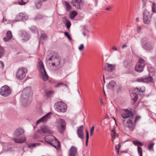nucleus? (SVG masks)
<instances>
[{"instance_id": "46", "label": "nucleus", "mask_w": 156, "mask_h": 156, "mask_svg": "<svg viewBox=\"0 0 156 156\" xmlns=\"http://www.w3.org/2000/svg\"><path fill=\"white\" fill-rule=\"evenodd\" d=\"M43 17V16L42 15L40 14H38L37 16L34 18V20H36L38 19H42Z\"/></svg>"}, {"instance_id": "27", "label": "nucleus", "mask_w": 156, "mask_h": 156, "mask_svg": "<svg viewBox=\"0 0 156 156\" xmlns=\"http://www.w3.org/2000/svg\"><path fill=\"white\" fill-rule=\"evenodd\" d=\"M115 85V82L113 81H112L108 83V87L110 89H112Z\"/></svg>"}, {"instance_id": "52", "label": "nucleus", "mask_w": 156, "mask_h": 156, "mask_svg": "<svg viewBox=\"0 0 156 156\" xmlns=\"http://www.w3.org/2000/svg\"><path fill=\"white\" fill-rule=\"evenodd\" d=\"M94 126L91 127L90 130V136H92L93 134L94 130Z\"/></svg>"}, {"instance_id": "29", "label": "nucleus", "mask_w": 156, "mask_h": 156, "mask_svg": "<svg viewBox=\"0 0 156 156\" xmlns=\"http://www.w3.org/2000/svg\"><path fill=\"white\" fill-rule=\"evenodd\" d=\"M131 96L132 99L133 100L134 102H135L138 98L137 94L135 93H133L131 94Z\"/></svg>"}, {"instance_id": "16", "label": "nucleus", "mask_w": 156, "mask_h": 156, "mask_svg": "<svg viewBox=\"0 0 156 156\" xmlns=\"http://www.w3.org/2000/svg\"><path fill=\"white\" fill-rule=\"evenodd\" d=\"M121 116L123 119H126L133 116L132 113L128 110L125 109L123 114H121Z\"/></svg>"}, {"instance_id": "10", "label": "nucleus", "mask_w": 156, "mask_h": 156, "mask_svg": "<svg viewBox=\"0 0 156 156\" xmlns=\"http://www.w3.org/2000/svg\"><path fill=\"white\" fill-rule=\"evenodd\" d=\"M51 112H49L46 115L42 117L41 118L39 119L37 121L36 124L37 125L41 122L43 123L46 122L50 118V115L51 114Z\"/></svg>"}, {"instance_id": "36", "label": "nucleus", "mask_w": 156, "mask_h": 156, "mask_svg": "<svg viewBox=\"0 0 156 156\" xmlns=\"http://www.w3.org/2000/svg\"><path fill=\"white\" fill-rule=\"evenodd\" d=\"M61 86H65L67 88H68V86L66 84H65L62 82L58 83L55 86V87H58Z\"/></svg>"}, {"instance_id": "30", "label": "nucleus", "mask_w": 156, "mask_h": 156, "mask_svg": "<svg viewBox=\"0 0 156 156\" xmlns=\"http://www.w3.org/2000/svg\"><path fill=\"white\" fill-rule=\"evenodd\" d=\"M77 13L75 11H73L69 14V17L71 19H73L77 15Z\"/></svg>"}, {"instance_id": "12", "label": "nucleus", "mask_w": 156, "mask_h": 156, "mask_svg": "<svg viewBox=\"0 0 156 156\" xmlns=\"http://www.w3.org/2000/svg\"><path fill=\"white\" fill-rule=\"evenodd\" d=\"M77 133L79 138L82 139H83L84 138L83 126H81L77 128Z\"/></svg>"}, {"instance_id": "51", "label": "nucleus", "mask_w": 156, "mask_h": 156, "mask_svg": "<svg viewBox=\"0 0 156 156\" xmlns=\"http://www.w3.org/2000/svg\"><path fill=\"white\" fill-rule=\"evenodd\" d=\"M84 48V45L83 44H80L79 47H78V49L80 51H83Z\"/></svg>"}, {"instance_id": "60", "label": "nucleus", "mask_w": 156, "mask_h": 156, "mask_svg": "<svg viewBox=\"0 0 156 156\" xmlns=\"http://www.w3.org/2000/svg\"><path fill=\"white\" fill-rule=\"evenodd\" d=\"M142 1L144 4V6H145L146 4V0H142Z\"/></svg>"}, {"instance_id": "7", "label": "nucleus", "mask_w": 156, "mask_h": 156, "mask_svg": "<svg viewBox=\"0 0 156 156\" xmlns=\"http://www.w3.org/2000/svg\"><path fill=\"white\" fill-rule=\"evenodd\" d=\"M11 93V90L10 88L7 85H4L0 89V94L4 97L8 96Z\"/></svg>"}, {"instance_id": "24", "label": "nucleus", "mask_w": 156, "mask_h": 156, "mask_svg": "<svg viewBox=\"0 0 156 156\" xmlns=\"http://www.w3.org/2000/svg\"><path fill=\"white\" fill-rule=\"evenodd\" d=\"M148 71L149 75H151L152 76H154L155 73L154 69L152 67H148Z\"/></svg>"}, {"instance_id": "5", "label": "nucleus", "mask_w": 156, "mask_h": 156, "mask_svg": "<svg viewBox=\"0 0 156 156\" xmlns=\"http://www.w3.org/2000/svg\"><path fill=\"white\" fill-rule=\"evenodd\" d=\"M56 110L58 112H65L67 109L66 105L62 101L56 102L55 105Z\"/></svg>"}, {"instance_id": "35", "label": "nucleus", "mask_w": 156, "mask_h": 156, "mask_svg": "<svg viewBox=\"0 0 156 156\" xmlns=\"http://www.w3.org/2000/svg\"><path fill=\"white\" fill-rule=\"evenodd\" d=\"M148 77H147V83H153L154 82L153 76L151 75H149Z\"/></svg>"}, {"instance_id": "19", "label": "nucleus", "mask_w": 156, "mask_h": 156, "mask_svg": "<svg viewBox=\"0 0 156 156\" xmlns=\"http://www.w3.org/2000/svg\"><path fill=\"white\" fill-rule=\"evenodd\" d=\"M12 37V35L10 31H8L6 33V37L3 38V40L5 41H8L10 40Z\"/></svg>"}, {"instance_id": "2", "label": "nucleus", "mask_w": 156, "mask_h": 156, "mask_svg": "<svg viewBox=\"0 0 156 156\" xmlns=\"http://www.w3.org/2000/svg\"><path fill=\"white\" fill-rule=\"evenodd\" d=\"M33 92L30 87H27L24 88L22 91L21 96V100L24 103L30 102L31 99Z\"/></svg>"}, {"instance_id": "62", "label": "nucleus", "mask_w": 156, "mask_h": 156, "mask_svg": "<svg viewBox=\"0 0 156 156\" xmlns=\"http://www.w3.org/2000/svg\"><path fill=\"white\" fill-rule=\"evenodd\" d=\"M127 45H126V44H124V45H123L122 47V49H123L124 48H126V47H127Z\"/></svg>"}, {"instance_id": "3", "label": "nucleus", "mask_w": 156, "mask_h": 156, "mask_svg": "<svg viewBox=\"0 0 156 156\" xmlns=\"http://www.w3.org/2000/svg\"><path fill=\"white\" fill-rule=\"evenodd\" d=\"M56 126L60 133H63L66 129V123L65 120L62 119H57Z\"/></svg>"}, {"instance_id": "6", "label": "nucleus", "mask_w": 156, "mask_h": 156, "mask_svg": "<svg viewBox=\"0 0 156 156\" xmlns=\"http://www.w3.org/2000/svg\"><path fill=\"white\" fill-rule=\"evenodd\" d=\"M27 72V70L26 68H20L16 72V77L19 79L22 80L25 77Z\"/></svg>"}, {"instance_id": "34", "label": "nucleus", "mask_w": 156, "mask_h": 156, "mask_svg": "<svg viewBox=\"0 0 156 156\" xmlns=\"http://www.w3.org/2000/svg\"><path fill=\"white\" fill-rule=\"evenodd\" d=\"M154 144L152 142H151L150 143L148 144V149L149 151H153V146L154 145Z\"/></svg>"}, {"instance_id": "33", "label": "nucleus", "mask_w": 156, "mask_h": 156, "mask_svg": "<svg viewBox=\"0 0 156 156\" xmlns=\"http://www.w3.org/2000/svg\"><path fill=\"white\" fill-rule=\"evenodd\" d=\"M29 0H18V4L20 5H24Z\"/></svg>"}, {"instance_id": "48", "label": "nucleus", "mask_w": 156, "mask_h": 156, "mask_svg": "<svg viewBox=\"0 0 156 156\" xmlns=\"http://www.w3.org/2000/svg\"><path fill=\"white\" fill-rule=\"evenodd\" d=\"M46 137L48 138L49 140H51V142L54 140H55V139H56L54 136L51 135Z\"/></svg>"}, {"instance_id": "20", "label": "nucleus", "mask_w": 156, "mask_h": 156, "mask_svg": "<svg viewBox=\"0 0 156 156\" xmlns=\"http://www.w3.org/2000/svg\"><path fill=\"white\" fill-rule=\"evenodd\" d=\"M132 61L130 60H125L123 61L124 66L126 68H129L132 65Z\"/></svg>"}, {"instance_id": "64", "label": "nucleus", "mask_w": 156, "mask_h": 156, "mask_svg": "<svg viewBox=\"0 0 156 156\" xmlns=\"http://www.w3.org/2000/svg\"><path fill=\"white\" fill-rule=\"evenodd\" d=\"M115 148L116 150H117V151L118 153H119V148H118L117 146H115Z\"/></svg>"}, {"instance_id": "40", "label": "nucleus", "mask_w": 156, "mask_h": 156, "mask_svg": "<svg viewBox=\"0 0 156 156\" xmlns=\"http://www.w3.org/2000/svg\"><path fill=\"white\" fill-rule=\"evenodd\" d=\"M55 141L57 143V146L54 145H53L52 144V145H51L57 149H58L59 148L60 146V142L56 139H55Z\"/></svg>"}, {"instance_id": "28", "label": "nucleus", "mask_w": 156, "mask_h": 156, "mask_svg": "<svg viewBox=\"0 0 156 156\" xmlns=\"http://www.w3.org/2000/svg\"><path fill=\"white\" fill-rule=\"evenodd\" d=\"M135 91L138 92L143 93L145 91V87H140V88L137 87L135 88L134 89Z\"/></svg>"}, {"instance_id": "43", "label": "nucleus", "mask_w": 156, "mask_h": 156, "mask_svg": "<svg viewBox=\"0 0 156 156\" xmlns=\"http://www.w3.org/2000/svg\"><path fill=\"white\" fill-rule=\"evenodd\" d=\"M5 53L3 48L0 47V58L2 57Z\"/></svg>"}, {"instance_id": "47", "label": "nucleus", "mask_w": 156, "mask_h": 156, "mask_svg": "<svg viewBox=\"0 0 156 156\" xmlns=\"http://www.w3.org/2000/svg\"><path fill=\"white\" fill-rule=\"evenodd\" d=\"M152 10L153 12H156V4L154 2L152 3Z\"/></svg>"}, {"instance_id": "15", "label": "nucleus", "mask_w": 156, "mask_h": 156, "mask_svg": "<svg viewBox=\"0 0 156 156\" xmlns=\"http://www.w3.org/2000/svg\"><path fill=\"white\" fill-rule=\"evenodd\" d=\"M81 0H73L71 2L72 4L75 6L77 9H81L83 8L80 5L81 3Z\"/></svg>"}, {"instance_id": "41", "label": "nucleus", "mask_w": 156, "mask_h": 156, "mask_svg": "<svg viewBox=\"0 0 156 156\" xmlns=\"http://www.w3.org/2000/svg\"><path fill=\"white\" fill-rule=\"evenodd\" d=\"M153 48L152 44L150 43H147V50H150Z\"/></svg>"}, {"instance_id": "38", "label": "nucleus", "mask_w": 156, "mask_h": 156, "mask_svg": "<svg viewBox=\"0 0 156 156\" xmlns=\"http://www.w3.org/2000/svg\"><path fill=\"white\" fill-rule=\"evenodd\" d=\"M22 20H27L29 19V16L27 14L25 13H22Z\"/></svg>"}, {"instance_id": "42", "label": "nucleus", "mask_w": 156, "mask_h": 156, "mask_svg": "<svg viewBox=\"0 0 156 156\" xmlns=\"http://www.w3.org/2000/svg\"><path fill=\"white\" fill-rule=\"evenodd\" d=\"M65 25L66 26V27L68 29H69L71 25V23L70 21L67 20H66V22L65 23Z\"/></svg>"}, {"instance_id": "58", "label": "nucleus", "mask_w": 156, "mask_h": 156, "mask_svg": "<svg viewBox=\"0 0 156 156\" xmlns=\"http://www.w3.org/2000/svg\"><path fill=\"white\" fill-rule=\"evenodd\" d=\"M86 138H89V132L87 130H86Z\"/></svg>"}, {"instance_id": "31", "label": "nucleus", "mask_w": 156, "mask_h": 156, "mask_svg": "<svg viewBox=\"0 0 156 156\" xmlns=\"http://www.w3.org/2000/svg\"><path fill=\"white\" fill-rule=\"evenodd\" d=\"M65 7L66 11H68L71 8V6L69 3L67 1L65 2Z\"/></svg>"}, {"instance_id": "21", "label": "nucleus", "mask_w": 156, "mask_h": 156, "mask_svg": "<svg viewBox=\"0 0 156 156\" xmlns=\"http://www.w3.org/2000/svg\"><path fill=\"white\" fill-rule=\"evenodd\" d=\"M42 75V77L43 80L44 81H47L48 78V76L45 71L40 72Z\"/></svg>"}, {"instance_id": "26", "label": "nucleus", "mask_w": 156, "mask_h": 156, "mask_svg": "<svg viewBox=\"0 0 156 156\" xmlns=\"http://www.w3.org/2000/svg\"><path fill=\"white\" fill-rule=\"evenodd\" d=\"M136 81L138 82L145 83L146 82V77H140L136 79Z\"/></svg>"}, {"instance_id": "44", "label": "nucleus", "mask_w": 156, "mask_h": 156, "mask_svg": "<svg viewBox=\"0 0 156 156\" xmlns=\"http://www.w3.org/2000/svg\"><path fill=\"white\" fill-rule=\"evenodd\" d=\"M112 140H115L116 137V134L115 131L114 129H113L112 130Z\"/></svg>"}, {"instance_id": "8", "label": "nucleus", "mask_w": 156, "mask_h": 156, "mask_svg": "<svg viewBox=\"0 0 156 156\" xmlns=\"http://www.w3.org/2000/svg\"><path fill=\"white\" fill-rule=\"evenodd\" d=\"M56 66L59 68L63 66L65 63V60L63 58H61L59 57H55V59Z\"/></svg>"}, {"instance_id": "39", "label": "nucleus", "mask_w": 156, "mask_h": 156, "mask_svg": "<svg viewBox=\"0 0 156 156\" xmlns=\"http://www.w3.org/2000/svg\"><path fill=\"white\" fill-rule=\"evenodd\" d=\"M40 144H41L39 143L30 144L28 145V147L30 148H32L35 147L36 146H39Z\"/></svg>"}, {"instance_id": "22", "label": "nucleus", "mask_w": 156, "mask_h": 156, "mask_svg": "<svg viewBox=\"0 0 156 156\" xmlns=\"http://www.w3.org/2000/svg\"><path fill=\"white\" fill-rule=\"evenodd\" d=\"M38 62L39 71L40 72V73L43 71H45L42 62L41 61H40Z\"/></svg>"}, {"instance_id": "53", "label": "nucleus", "mask_w": 156, "mask_h": 156, "mask_svg": "<svg viewBox=\"0 0 156 156\" xmlns=\"http://www.w3.org/2000/svg\"><path fill=\"white\" fill-rule=\"evenodd\" d=\"M47 37L46 35L45 34H43L41 35V38L43 40L46 39Z\"/></svg>"}, {"instance_id": "18", "label": "nucleus", "mask_w": 156, "mask_h": 156, "mask_svg": "<svg viewBox=\"0 0 156 156\" xmlns=\"http://www.w3.org/2000/svg\"><path fill=\"white\" fill-rule=\"evenodd\" d=\"M21 36L24 41H27L30 38L29 36L28 35V34L25 31H22L21 34Z\"/></svg>"}, {"instance_id": "25", "label": "nucleus", "mask_w": 156, "mask_h": 156, "mask_svg": "<svg viewBox=\"0 0 156 156\" xmlns=\"http://www.w3.org/2000/svg\"><path fill=\"white\" fill-rule=\"evenodd\" d=\"M141 43L143 48L144 49H146V37H143L141 40Z\"/></svg>"}, {"instance_id": "45", "label": "nucleus", "mask_w": 156, "mask_h": 156, "mask_svg": "<svg viewBox=\"0 0 156 156\" xmlns=\"http://www.w3.org/2000/svg\"><path fill=\"white\" fill-rule=\"evenodd\" d=\"M54 92L53 91H50L46 93V95L47 97H49L54 94Z\"/></svg>"}, {"instance_id": "13", "label": "nucleus", "mask_w": 156, "mask_h": 156, "mask_svg": "<svg viewBox=\"0 0 156 156\" xmlns=\"http://www.w3.org/2000/svg\"><path fill=\"white\" fill-rule=\"evenodd\" d=\"M133 118L128 119L126 121L127 127L128 128L130 131H133L135 128V124L133 122Z\"/></svg>"}, {"instance_id": "63", "label": "nucleus", "mask_w": 156, "mask_h": 156, "mask_svg": "<svg viewBox=\"0 0 156 156\" xmlns=\"http://www.w3.org/2000/svg\"><path fill=\"white\" fill-rule=\"evenodd\" d=\"M88 139H89V138H86V145H87V146L88 145Z\"/></svg>"}, {"instance_id": "37", "label": "nucleus", "mask_w": 156, "mask_h": 156, "mask_svg": "<svg viewBox=\"0 0 156 156\" xmlns=\"http://www.w3.org/2000/svg\"><path fill=\"white\" fill-rule=\"evenodd\" d=\"M143 23H144L146 24V9H145V10L143 11Z\"/></svg>"}, {"instance_id": "57", "label": "nucleus", "mask_w": 156, "mask_h": 156, "mask_svg": "<svg viewBox=\"0 0 156 156\" xmlns=\"http://www.w3.org/2000/svg\"><path fill=\"white\" fill-rule=\"evenodd\" d=\"M151 20V17L150 16V17H148L147 19V24H149L150 23V21Z\"/></svg>"}, {"instance_id": "55", "label": "nucleus", "mask_w": 156, "mask_h": 156, "mask_svg": "<svg viewBox=\"0 0 156 156\" xmlns=\"http://www.w3.org/2000/svg\"><path fill=\"white\" fill-rule=\"evenodd\" d=\"M4 63L2 61H0V69H2L4 68Z\"/></svg>"}, {"instance_id": "50", "label": "nucleus", "mask_w": 156, "mask_h": 156, "mask_svg": "<svg viewBox=\"0 0 156 156\" xmlns=\"http://www.w3.org/2000/svg\"><path fill=\"white\" fill-rule=\"evenodd\" d=\"M140 116L139 115H137L136 117L135 118V120L134 121L135 124H136L140 119Z\"/></svg>"}, {"instance_id": "1", "label": "nucleus", "mask_w": 156, "mask_h": 156, "mask_svg": "<svg viewBox=\"0 0 156 156\" xmlns=\"http://www.w3.org/2000/svg\"><path fill=\"white\" fill-rule=\"evenodd\" d=\"M24 131L22 128H20L16 129L14 132V136L16 137L12 139V140L15 143H22L26 140L24 134Z\"/></svg>"}, {"instance_id": "56", "label": "nucleus", "mask_w": 156, "mask_h": 156, "mask_svg": "<svg viewBox=\"0 0 156 156\" xmlns=\"http://www.w3.org/2000/svg\"><path fill=\"white\" fill-rule=\"evenodd\" d=\"M141 30V27H138L137 29V33H139L140 32V31Z\"/></svg>"}, {"instance_id": "54", "label": "nucleus", "mask_w": 156, "mask_h": 156, "mask_svg": "<svg viewBox=\"0 0 156 156\" xmlns=\"http://www.w3.org/2000/svg\"><path fill=\"white\" fill-rule=\"evenodd\" d=\"M45 141L48 144L50 145H52V143H51V140H49L48 138L46 136L44 138Z\"/></svg>"}, {"instance_id": "11", "label": "nucleus", "mask_w": 156, "mask_h": 156, "mask_svg": "<svg viewBox=\"0 0 156 156\" xmlns=\"http://www.w3.org/2000/svg\"><path fill=\"white\" fill-rule=\"evenodd\" d=\"M77 153V148L74 146H72L68 151V156H75Z\"/></svg>"}, {"instance_id": "23", "label": "nucleus", "mask_w": 156, "mask_h": 156, "mask_svg": "<svg viewBox=\"0 0 156 156\" xmlns=\"http://www.w3.org/2000/svg\"><path fill=\"white\" fill-rule=\"evenodd\" d=\"M43 3L40 0H36L35 3L36 7L38 9L41 8Z\"/></svg>"}, {"instance_id": "14", "label": "nucleus", "mask_w": 156, "mask_h": 156, "mask_svg": "<svg viewBox=\"0 0 156 156\" xmlns=\"http://www.w3.org/2000/svg\"><path fill=\"white\" fill-rule=\"evenodd\" d=\"M133 143L135 145L138 146V152L140 154V156H142V150L141 148L139 146H143V144L139 141L137 140L133 141Z\"/></svg>"}, {"instance_id": "17", "label": "nucleus", "mask_w": 156, "mask_h": 156, "mask_svg": "<svg viewBox=\"0 0 156 156\" xmlns=\"http://www.w3.org/2000/svg\"><path fill=\"white\" fill-rule=\"evenodd\" d=\"M39 133H45L50 132V129L49 128L46 126H44L41 127V129L39 130Z\"/></svg>"}, {"instance_id": "49", "label": "nucleus", "mask_w": 156, "mask_h": 156, "mask_svg": "<svg viewBox=\"0 0 156 156\" xmlns=\"http://www.w3.org/2000/svg\"><path fill=\"white\" fill-rule=\"evenodd\" d=\"M65 35L66 36L68 39L70 41L72 40V39L71 38V37L69 35L68 33L67 32H65L64 33Z\"/></svg>"}, {"instance_id": "32", "label": "nucleus", "mask_w": 156, "mask_h": 156, "mask_svg": "<svg viewBox=\"0 0 156 156\" xmlns=\"http://www.w3.org/2000/svg\"><path fill=\"white\" fill-rule=\"evenodd\" d=\"M22 13H20L16 16L15 20L17 21H20L22 20Z\"/></svg>"}, {"instance_id": "9", "label": "nucleus", "mask_w": 156, "mask_h": 156, "mask_svg": "<svg viewBox=\"0 0 156 156\" xmlns=\"http://www.w3.org/2000/svg\"><path fill=\"white\" fill-rule=\"evenodd\" d=\"M115 64H110L106 63L104 69L109 72H111L115 69Z\"/></svg>"}, {"instance_id": "61", "label": "nucleus", "mask_w": 156, "mask_h": 156, "mask_svg": "<svg viewBox=\"0 0 156 156\" xmlns=\"http://www.w3.org/2000/svg\"><path fill=\"white\" fill-rule=\"evenodd\" d=\"M100 102H101V105H103L104 103L103 102V100H102V98H101L100 99Z\"/></svg>"}, {"instance_id": "59", "label": "nucleus", "mask_w": 156, "mask_h": 156, "mask_svg": "<svg viewBox=\"0 0 156 156\" xmlns=\"http://www.w3.org/2000/svg\"><path fill=\"white\" fill-rule=\"evenodd\" d=\"M112 50H114V51H117V50H118V49H117L116 46H113L112 47Z\"/></svg>"}, {"instance_id": "4", "label": "nucleus", "mask_w": 156, "mask_h": 156, "mask_svg": "<svg viewBox=\"0 0 156 156\" xmlns=\"http://www.w3.org/2000/svg\"><path fill=\"white\" fill-rule=\"evenodd\" d=\"M145 61L142 58H140L135 66V70L139 73L142 72L145 67Z\"/></svg>"}]
</instances>
